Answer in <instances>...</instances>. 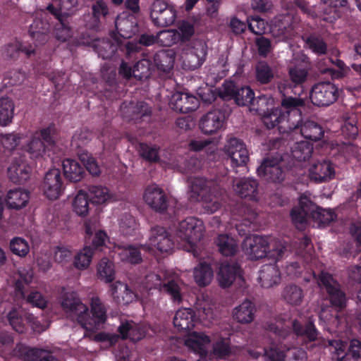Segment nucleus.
<instances>
[{
  "instance_id": "nucleus-60",
  "label": "nucleus",
  "mask_w": 361,
  "mask_h": 361,
  "mask_svg": "<svg viewBox=\"0 0 361 361\" xmlns=\"http://www.w3.org/2000/svg\"><path fill=\"white\" fill-rule=\"evenodd\" d=\"M24 137L23 134L13 133L4 135L1 137V142L4 148L8 150H13L20 145Z\"/></svg>"
},
{
  "instance_id": "nucleus-57",
  "label": "nucleus",
  "mask_w": 361,
  "mask_h": 361,
  "mask_svg": "<svg viewBox=\"0 0 361 361\" xmlns=\"http://www.w3.org/2000/svg\"><path fill=\"white\" fill-rule=\"evenodd\" d=\"M81 161L86 169L94 176H98L101 173V169L94 157L88 153H82L80 156Z\"/></svg>"
},
{
  "instance_id": "nucleus-1",
  "label": "nucleus",
  "mask_w": 361,
  "mask_h": 361,
  "mask_svg": "<svg viewBox=\"0 0 361 361\" xmlns=\"http://www.w3.org/2000/svg\"><path fill=\"white\" fill-rule=\"evenodd\" d=\"M267 329L273 333L280 343V347L272 344L269 348L264 349L266 361H284L285 351L293 348L300 339L302 345L308 348V344L317 341L319 338V332L314 322L308 320L305 324L295 319L288 322L276 321L267 324Z\"/></svg>"
},
{
  "instance_id": "nucleus-28",
  "label": "nucleus",
  "mask_w": 361,
  "mask_h": 361,
  "mask_svg": "<svg viewBox=\"0 0 361 361\" xmlns=\"http://www.w3.org/2000/svg\"><path fill=\"white\" fill-rule=\"evenodd\" d=\"M195 312L190 308L178 310L173 318V324L180 331L189 333L195 326Z\"/></svg>"
},
{
  "instance_id": "nucleus-35",
  "label": "nucleus",
  "mask_w": 361,
  "mask_h": 361,
  "mask_svg": "<svg viewBox=\"0 0 361 361\" xmlns=\"http://www.w3.org/2000/svg\"><path fill=\"white\" fill-rule=\"evenodd\" d=\"M15 104L8 97L0 98V126H9L14 117Z\"/></svg>"
},
{
  "instance_id": "nucleus-21",
  "label": "nucleus",
  "mask_w": 361,
  "mask_h": 361,
  "mask_svg": "<svg viewBox=\"0 0 361 361\" xmlns=\"http://www.w3.org/2000/svg\"><path fill=\"white\" fill-rule=\"evenodd\" d=\"M50 25L47 19L36 18L29 27V33L35 47L44 44L49 39Z\"/></svg>"
},
{
  "instance_id": "nucleus-47",
  "label": "nucleus",
  "mask_w": 361,
  "mask_h": 361,
  "mask_svg": "<svg viewBox=\"0 0 361 361\" xmlns=\"http://www.w3.org/2000/svg\"><path fill=\"white\" fill-rule=\"evenodd\" d=\"M89 197L87 194L82 191L80 190L73 201V211L79 216H86L90 209L89 206Z\"/></svg>"
},
{
  "instance_id": "nucleus-11",
  "label": "nucleus",
  "mask_w": 361,
  "mask_h": 361,
  "mask_svg": "<svg viewBox=\"0 0 361 361\" xmlns=\"http://www.w3.org/2000/svg\"><path fill=\"white\" fill-rule=\"evenodd\" d=\"M224 152L230 159L233 167L244 166L248 161V151L245 144L236 137H231L227 139Z\"/></svg>"
},
{
  "instance_id": "nucleus-13",
  "label": "nucleus",
  "mask_w": 361,
  "mask_h": 361,
  "mask_svg": "<svg viewBox=\"0 0 361 361\" xmlns=\"http://www.w3.org/2000/svg\"><path fill=\"white\" fill-rule=\"evenodd\" d=\"M226 117L223 111L213 109L204 114L199 121V127L205 135H213L221 131L225 125Z\"/></svg>"
},
{
  "instance_id": "nucleus-16",
  "label": "nucleus",
  "mask_w": 361,
  "mask_h": 361,
  "mask_svg": "<svg viewBox=\"0 0 361 361\" xmlns=\"http://www.w3.org/2000/svg\"><path fill=\"white\" fill-rule=\"evenodd\" d=\"M143 200L149 207L157 212L164 211L168 206L164 190L156 184L148 185L145 188Z\"/></svg>"
},
{
  "instance_id": "nucleus-61",
  "label": "nucleus",
  "mask_w": 361,
  "mask_h": 361,
  "mask_svg": "<svg viewBox=\"0 0 361 361\" xmlns=\"http://www.w3.org/2000/svg\"><path fill=\"white\" fill-rule=\"evenodd\" d=\"M151 63L144 59L138 61L133 68V76L139 79L147 78L150 74Z\"/></svg>"
},
{
  "instance_id": "nucleus-41",
  "label": "nucleus",
  "mask_w": 361,
  "mask_h": 361,
  "mask_svg": "<svg viewBox=\"0 0 361 361\" xmlns=\"http://www.w3.org/2000/svg\"><path fill=\"white\" fill-rule=\"evenodd\" d=\"M282 296L288 304L297 306L302 302L305 294L299 286L289 284L283 288Z\"/></svg>"
},
{
  "instance_id": "nucleus-14",
  "label": "nucleus",
  "mask_w": 361,
  "mask_h": 361,
  "mask_svg": "<svg viewBox=\"0 0 361 361\" xmlns=\"http://www.w3.org/2000/svg\"><path fill=\"white\" fill-rule=\"evenodd\" d=\"M61 306L70 317L75 318L78 324H85L84 314L87 311V307L84 305L75 292L64 294Z\"/></svg>"
},
{
  "instance_id": "nucleus-52",
  "label": "nucleus",
  "mask_w": 361,
  "mask_h": 361,
  "mask_svg": "<svg viewBox=\"0 0 361 361\" xmlns=\"http://www.w3.org/2000/svg\"><path fill=\"white\" fill-rule=\"evenodd\" d=\"M189 146L193 151L204 149L209 154H213L217 150L216 142L211 139H195L190 141Z\"/></svg>"
},
{
  "instance_id": "nucleus-25",
  "label": "nucleus",
  "mask_w": 361,
  "mask_h": 361,
  "mask_svg": "<svg viewBox=\"0 0 361 361\" xmlns=\"http://www.w3.org/2000/svg\"><path fill=\"white\" fill-rule=\"evenodd\" d=\"M115 24L117 32L121 37L125 39L132 37L137 30L134 16L130 15L128 12L119 14Z\"/></svg>"
},
{
  "instance_id": "nucleus-58",
  "label": "nucleus",
  "mask_w": 361,
  "mask_h": 361,
  "mask_svg": "<svg viewBox=\"0 0 361 361\" xmlns=\"http://www.w3.org/2000/svg\"><path fill=\"white\" fill-rule=\"evenodd\" d=\"M94 250H82L75 257L74 266L78 269H85L90 264Z\"/></svg>"
},
{
  "instance_id": "nucleus-43",
  "label": "nucleus",
  "mask_w": 361,
  "mask_h": 361,
  "mask_svg": "<svg viewBox=\"0 0 361 361\" xmlns=\"http://www.w3.org/2000/svg\"><path fill=\"white\" fill-rule=\"evenodd\" d=\"M300 127L302 135L306 139L318 140L323 136L322 128L314 121L307 120Z\"/></svg>"
},
{
  "instance_id": "nucleus-19",
  "label": "nucleus",
  "mask_w": 361,
  "mask_h": 361,
  "mask_svg": "<svg viewBox=\"0 0 361 361\" xmlns=\"http://www.w3.org/2000/svg\"><path fill=\"white\" fill-rule=\"evenodd\" d=\"M16 354L23 361H60L56 357L42 348H31L24 345H18Z\"/></svg>"
},
{
  "instance_id": "nucleus-55",
  "label": "nucleus",
  "mask_w": 361,
  "mask_h": 361,
  "mask_svg": "<svg viewBox=\"0 0 361 361\" xmlns=\"http://www.w3.org/2000/svg\"><path fill=\"white\" fill-rule=\"evenodd\" d=\"M157 42L164 47H171L179 41L177 30H166L159 32L157 35Z\"/></svg>"
},
{
  "instance_id": "nucleus-7",
  "label": "nucleus",
  "mask_w": 361,
  "mask_h": 361,
  "mask_svg": "<svg viewBox=\"0 0 361 361\" xmlns=\"http://www.w3.org/2000/svg\"><path fill=\"white\" fill-rule=\"evenodd\" d=\"M319 285L325 290L332 307L342 310L345 307L346 295L340 283L329 273L322 271L319 276Z\"/></svg>"
},
{
  "instance_id": "nucleus-31",
  "label": "nucleus",
  "mask_w": 361,
  "mask_h": 361,
  "mask_svg": "<svg viewBox=\"0 0 361 361\" xmlns=\"http://www.w3.org/2000/svg\"><path fill=\"white\" fill-rule=\"evenodd\" d=\"M90 201L96 205L108 204L114 200V195L109 189L102 185H91L87 193Z\"/></svg>"
},
{
  "instance_id": "nucleus-32",
  "label": "nucleus",
  "mask_w": 361,
  "mask_h": 361,
  "mask_svg": "<svg viewBox=\"0 0 361 361\" xmlns=\"http://www.w3.org/2000/svg\"><path fill=\"white\" fill-rule=\"evenodd\" d=\"M256 309L249 300H245L233 311V317L239 323L248 324L253 321Z\"/></svg>"
},
{
  "instance_id": "nucleus-37",
  "label": "nucleus",
  "mask_w": 361,
  "mask_h": 361,
  "mask_svg": "<svg viewBox=\"0 0 361 361\" xmlns=\"http://www.w3.org/2000/svg\"><path fill=\"white\" fill-rule=\"evenodd\" d=\"M30 199L29 192L25 190L16 189L8 191L6 201L9 207L20 209L25 207Z\"/></svg>"
},
{
  "instance_id": "nucleus-24",
  "label": "nucleus",
  "mask_w": 361,
  "mask_h": 361,
  "mask_svg": "<svg viewBox=\"0 0 361 361\" xmlns=\"http://www.w3.org/2000/svg\"><path fill=\"white\" fill-rule=\"evenodd\" d=\"M261 286L265 288L278 285L281 281V273L275 264H266L259 271L257 278Z\"/></svg>"
},
{
  "instance_id": "nucleus-22",
  "label": "nucleus",
  "mask_w": 361,
  "mask_h": 361,
  "mask_svg": "<svg viewBox=\"0 0 361 361\" xmlns=\"http://www.w3.org/2000/svg\"><path fill=\"white\" fill-rule=\"evenodd\" d=\"M210 337L204 333L193 331L185 340V345L201 359H205L208 355L207 346L210 343Z\"/></svg>"
},
{
  "instance_id": "nucleus-62",
  "label": "nucleus",
  "mask_w": 361,
  "mask_h": 361,
  "mask_svg": "<svg viewBox=\"0 0 361 361\" xmlns=\"http://www.w3.org/2000/svg\"><path fill=\"white\" fill-rule=\"evenodd\" d=\"M288 74L293 83L301 84L306 80L307 71L301 66H295L289 68Z\"/></svg>"
},
{
  "instance_id": "nucleus-53",
  "label": "nucleus",
  "mask_w": 361,
  "mask_h": 361,
  "mask_svg": "<svg viewBox=\"0 0 361 361\" xmlns=\"http://www.w3.org/2000/svg\"><path fill=\"white\" fill-rule=\"evenodd\" d=\"M19 51L25 53L27 56H30L35 51V49L31 45H23L20 42H14L8 44L5 47V54L10 58H14L17 56Z\"/></svg>"
},
{
  "instance_id": "nucleus-15",
  "label": "nucleus",
  "mask_w": 361,
  "mask_h": 361,
  "mask_svg": "<svg viewBox=\"0 0 361 361\" xmlns=\"http://www.w3.org/2000/svg\"><path fill=\"white\" fill-rule=\"evenodd\" d=\"M281 161L279 157L265 159L257 169L258 176L274 182L282 181L284 172L279 166Z\"/></svg>"
},
{
  "instance_id": "nucleus-50",
  "label": "nucleus",
  "mask_w": 361,
  "mask_h": 361,
  "mask_svg": "<svg viewBox=\"0 0 361 361\" xmlns=\"http://www.w3.org/2000/svg\"><path fill=\"white\" fill-rule=\"evenodd\" d=\"M212 353L219 359H226L231 355L232 350L230 340L228 338H220L214 342L212 346Z\"/></svg>"
},
{
  "instance_id": "nucleus-36",
  "label": "nucleus",
  "mask_w": 361,
  "mask_h": 361,
  "mask_svg": "<svg viewBox=\"0 0 361 361\" xmlns=\"http://www.w3.org/2000/svg\"><path fill=\"white\" fill-rule=\"evenodd\" d=\"M269 246H277L276 240L270 236L250 235L243 242V248H265Z\"/></svg>"
},
{
  "instance_id": "nucleus-8",
  "label": "nucleus",
  "mask_w": 361,
  "mask_h": 361,
  "mask_svg": "<svg viewBox=\"0 0 361 361\" xmlns=\"http://www.w3.org/2000/svg\"><path fill=\"white\" fill-rule=\"evenodd\" d=\"M204 231V227L201 220L188 217L179 223L176 235L190 247H194L202 240Z\"/></svg>"
},
{
  "instance_id": "nucleus-42",
  "label": "nucleus",
  "mask_w": 361,
  "mask_h": 361,
  "mask_svg": "<svg viewBox=\"0 0 361 361\" xmlns=\"http://www.w3.org/2000/svg\"><path fill=\"white\" fill-rule=\"evenodd\" d=\"M121 44V42L118 39L115 42L108 39H99L94 43V48L100 57L109 59L114 56Z\"/></svg>"
},
{
  "instance_id": "nucleus-30",
  "label": "nucleus",
  "mask_w": 361,
  "mask_h": 361,
  "mask_svg": "<svg viewBox=\"0 0 361 361\" xmlns=\"http://www.w3.org/2000/svg\"><path fill=\"white\" fill-rule=\"evenodd\" d=\"M291 21L292 18L290 15L283 16L276 21L271 28V32L278 41L286 40L293 35Z\"/></svg>"
},
{
  "instance_id": "nucleus-18",
  "label": "nucleus",
  "mask_w": 361,
  "mask_h": 361,
  "mask_svg": "<svg viewBox=\"0 0 361 361\" xmlns=\"http://www.w3.org/2000/svg\"><path fill=\"white\" fill-rule=\"evenodd\" d=\"M336 174L334 164L327 160L313 163L309 169V178L317 183H325L334 178Z\"/></svg>"
},
{
  "instance_id": "nucleus-46",
  "label": "nucleus",
  "mask_w": 361,
  "mask_h": 361,
  "mask_svg": "<svg viewBox=\"0 0 361 361\" xmlns=\"http://www.w3.org/2000/svg\"><path fill=\"white\" fill-rule=\"evenodd\" d=\"M86 233L87 234V241L91 243L92 246L94 248L99 247H108L110 246V240L104 231H98L94 235H92L91 228L87 224Z\"/></svg>"
},
{
  "instance_id": "nucleus-4",
  "label": "nucleus",
  "mask_w": 361,
  "mask_h": 361,
  "mask_svg": "<svg viewBox=\"0 0 361 361\" xmlns=\"http://www.w3.org/2000/svg\"><path fill=\"white\" fill-rule=\"evenodd\" d=\"M214 183L203 178L193 177L189 179L190 197L195 200H202L204 208L210 213L216 212L221 205L219 198L213 197L212 189Z\"/></svg>"
},
{
  "instance_id": "nucleus-33",
  "label": "nucleus",
  "mask_w": 361,
  "mask_h": 361,
  "mask_svg": "<svg viewBox=\"0 0 361 361\" xmlns=\"http://www.w3.org/2000/svg\"><path fill=\"white\" fill-rule=\"evenodd\" d=\"M7 319L13 329L20 334L25 332L27 322H32L35 319L32 315L23 316L21 311L15 308L8 312Z\"/></svg>"
},
{
  "instance_id": "nucleus-56",
  "label": "nucleus",
  "mask_w": 361,
  "mask_h": 361,
  "mask_svg": "<svg viewBox=\"0 0 361 361\" xmlns=\"http://www.w3.org/2000/svg\"><path fill=\"white\" fill-rule=\"evenodd\" d=\"M254 92L247 86L238 89L235 94V102L240 106L252 104L254 101Z\"/></svg>"
},
{
  "instance_id": "nucleus-27",
  "label": "nucleus",
  "mask_w": 361,
  "mask_h": 361,
  "mask_svg": "<svg viewBox=\"0 0 361 361\" xmlns=\"http://www.w3.org/2000/svg\"><path fill=\"white\" fill-rule=\"evenodd\" d=\"M111 294L116 302L128 305L136 298V294L129 286L123 282L116 281L111 285Z\"/></svg>"
},
{
  "instance_id": "nucleus-10",
  "label": "nucleus",
  "mask_w": 361,
  "mask_h": 361,
  "mask_svg": "<svg viewBox=\"0 0 361 361\" xmlns=\"http://www.w3.org/2000/svg\"><path fill=\"white\" fill-rule=\"evenodd\" d=\"M41 189L44 196L51 200L61 197L64 185L59 169H52L46 173Z\"/></svg>"
},
{
  "instance_id": "nucleus-48",
  "label": "nucleus",
  "mask_w": 361,
  "mask_h": 361,
  "mask_svg": "<svg viewBox=\"0 0 361 361\" xmlns=\"http://www.w3.org/2000/svg\"><path fill=\"white\" fill-rule=\"evenodd\" d=\"M312 145L307 141H300L294 145L291 149L292 157L298 161H305L312 153Z\"/></svg>"
},
{
  "instance_id": "nucleus-6",
  "label": "nucleus",
  "mask_w": 361,
  "mask_h": 361,
  "mask_svg": "<svg viewBox=\"0 0 361 361\" xmlns=\"http://www.w3.org/2000/svg\"><path fill=\"white\" fill-rule=\"evenodd\" d=\"M207 54V45L202 40H194L183 49L180 60L184 69L188 71L200 68L204 63Z\"/></svg>"
},
{
  "instance_id": "nucleus-54",
  "label": "nucleus",
  "mask_w": 361,
  "mask_h": 361,
  "mask_svg": "<svg viewBox=\"0 0 361 361\" xmlns=\"http://www.w3.org/2000/svg\"><path fill=\"white\" fill-rule=\"evenodd\" d=\"M161 290L168 294L173 302L180 304L182 302L180 288L175 281L171 280L163 283Z\"/></svg>"
},
{
  "instance_id": "nucleus-39",
  "label": "nucleus",
  "mask_w": 361,
  "mask_h": 361,
  "mask_svg": "<svg viewBox=\"0 0 361 361\" xmlns=\"http://www.w3.org/2000/svg\"><path fill=\"white\" fill-rule=\"evenodd\" d=\"M170 246L171 240L164 228L157 226L152 228L149 237V247H155L157 248H163Z\"/></svg>"
},
{
  "instance_id": "nucleus-64",
  "label": "nucleus",
  "mask_w": 361,
  "mask_h": 361,
  "mask_svg": "<svg viewBox=\"0 0 361 361\" xmlns=\"http://www.w3.org/2000/svg\"><path fill=\"white\" fill-rule=\"evenodd\" d=\"M247 21L248 28L254 34L260 35L266 32L267 23L263 19L256 16L248 18Z\"/></svg>"
},
{
  "instance_id": "nucleus-29",
  "label": "nucleus",
  "mask_w": 361,
  "mask_h": 361,
  "mask_svg": "<svg viewBox=\"0 0 361 361\" xmlns=\"http://www.w3.org/2000/svg\"><path fill=\"white\" fill-rule=\"evenodd\" d=\"M30 166L21 159L13 160L8 169L9 178L16 183L26 181L30 174Z\"/></svg>"
},
{
  "instance_id": "nucleus-63",
  "label": "nucleus",
  "mask_w": 361,
  "mask_h": 361,
  "mask_svg": "<svg viewBox=\"0 0 361 361\" xmlns=\"http://www.w3.org/2000/svg\"><path fill=\"white\" fill-rule=\"evenodd\" d=\"M176 16L175 9L169 6L154 23L159 26H168L173 23Z\"/></svg>"
},
{
  "instance_id": "nucleus-5",
  "label": "nucleus",
  "mask_w": 361,
  "mask_h": 361,
  "mask_svg": "<svg viewBox=\"0 0 361 361\" xmlns=\"http://www.w3.org/2000/svg\"><path fill=\"white\" fill-rule=\"evenodd\" d=\"M52 133L53 128L51 127L35 131L23 146L24 149L32 158L42 157L45 154L47 147H53L55 145Z\"/></svg>"
},
{
  "instance_id": "nucleus-26",
  "label": "nucleus",
  "mask_w": 361,
  "mask_h": 361,
  "mask_svg": "<svg viewBox=\"0 0 361 361\" xmlns=\"http://www.w3.org/2000/svg\"><path fill=\"white\" fill-rule=\"evenodd\" d=\"M118 332L122 340L129 338L134 343L140 341L146 335L145 328L132 321L121 322L118 327Z\"/></svg>"
},
{
  "instance_id": "nucleus-45",
  "label": "nucleus",
  "mask_w": 361,
  "mask_h": 361,
  "mask_svg": "<svg viewBox=\"0 0 361 361\" xmlns=\"http://www.w3.org/2000/svg\"><path fill=\"white\" fill-rule=\"evenodd\" d=\"M97 274L99 279L106 283L112 282L115 279L114 263L107 258H102L97 267Z\"/></svg>"
},
{
  "instance_id": "nucleus-44",
  "label": "nucleus",
  "mask_w": 361,
  "mask_h": 361,
  "mask_svg": "<svg viewBox=\"0 0 361 361\" xmlns=\"http://www.w3.org/2000/svg\"><path fill=\"white\" fill-rule=\"evenodd\" d=\"M308 206L302 205L301 202V197L300 198L299 207L293 209L290 215L293 224L299 229H302L305 224L312 219L310 215V210L308 209Z\"/></svg>"
},
{
  "instance_id": "nucleus-20",
  "label": "nucleus",
  "mask_w": 361,
  "mask_h": 361,
  "mask_svg": "<svg viewBox=\"0 0 361 361\" xmlns=\"http://www.w3.org/2000/svg\"><path fill=\"white\" fill-rule=\"evenodd\" d=\"M301 202L302 205L309 207L308 209L310 210L312 219L319 225L328 224L336 217L335 213L331 209H323L318 207L305 194L301 195Z\"/></svg>"
},
{
  "instance_id": "nucleus-59",
  "label": "nucleus",
  "mask_w": 361,
  "mask_h": 361,
  "mask_svg": "<svg viewBox=\"0 0 361 361\" xmlns=\"http://www.w3.org/2000/svg\"><path fill=\"white\" fill-rule=\"evenodd\" d=\"M137 151L139 154L146 160L149 161H156L158 160V148L156 146L140 143L138 145Z\"/></svg>"
},
{
  "instance_id": "nucleus-51",
  "label": "nucleus",
  "mask_w": 361,
  "mask_h": 361,
  "mask_svg": "<svg viewBox=\"0 0 361 361\" xmlns=\"http://www.w3.org/2000/svg\"><path fill=\"white\" fill-rule=\"evenodd\" d=\"M256 79L262 84L269 83L274 76L271 67L265 61H260L255 68Z\"/></svg>"
},
{
  "instance_id": "nucleus-23",
  "label": "nucleus",
  "mask_w": 361,
  "mask_h": 361,
  "mask_svg": "<svg viewBox=\"0 0 361 361\" xmlns=\"http://www.w3.org/2000/svg\"><path fill=\"white\" fill-rule=\"evenodd\" d=\"M259 184L253 178L237 180L233 185V190L239 196L251 200H257L259 196Z\"/></svg>"
},
{
  "instance_id": "nucleus-49",
  "label": "nucleus",
  "mask_w": 361,
  "mask_h": 361,
  "mask_svg": "<svg viewBox=\"0 0 361 361\" xmlns=\"http://www.w3.org/2000/svg\"><path fill=\"white\" fill-rule=\"evenodd\" d=\"M250 250L249 259L252 261H257L266 258H272L273 262L278 261L279 256L283 253V250Z\"/></svg>"
},
{
  "instance_id": "nucleus-2",
  "label": "nucleus",
  "mask_w": 361,
  "mask_h": 361,
  "mask_svg": "<svg viewBox=\"0 0 361 361\" xmlns=\"http://www.w3.org/2000/svg\"><path fill=\"white\" fill-rule=\"evenodd\" d=\"M304 105V101L298 97H285L281 109H271L262 113V121L267 128H273L277 125L280 129L292 130L299 127L301 113L298 107Z\"/></svg>"
},
{
  "instance_id": "nucleus-12",
  "label": "nucleus",
  "mask_w": 361,
  "mask_h": 361,
  "mask_svg": "<svg viewBox=\"0 0 361 361\" xmlns=\"http://www.w3.org/2000/svg\"><path fill=\"white\" fill-rule=\"evenodd\" d=\"M91 313L90 316L88 310L84 314V323L80 326L87 331H94L98 329L106 320V309L98 297H93L91 300Z\"/></svg>"
},
{
  "instance_id": "nucleus-17",
  "label": "nucleus",
  "mask_w": 361,
  "mask_h": 361,
  "mask_svg": "<svg viewBox=\"0 0 361 361\" xmlns=\"http://www.w3.org/2000/svg\"><path fill=\"white\" fill-rule=\"evenodd\" d=\"M198 105V99L188 92H176L172 94L170 100L171 107L183 114L196 110Z\"/></svg>"
},
{
  "instance_id": "nucleus-38",
  "label": "nucleus",
  "mask_w": 361,
  "mask_h": 361,
  "mask_svg": "<svg viewBox=\"0 0 361 361\" xmlns=\"http://www.w3.org/2000/svg\"><path fill=\"white\" fill-rule=\"evenodd\" d=\"M62 166L64 176L69 180L77 182L82 178L84 170L77 161L66 159L63 160Z\"/></svg>"
},
{
  "instance_id": "nucleus-34",
  "label": "nucleus",
  "mask_w": 361,
  "mask_h": 361,
  "mask_svg": "<svg viewBox=\"0 0 361 361\" xmlns=\"http://www.w3.org/2000/svg\"><path fill=\"white\" fill-rule=\"evenodd\" d=\"M47 9L53 15H54L59 21V23L56 25L55 28V35L57 39L62 42H66L71 38L73 35V31L69 26L68 23L66 22L63 17H61V15H59L56 11H54L53 5H49Z\"/></svg>"
},
{
  "instance_id": "nucleus-40",
  "label": "nucleus",
  "mask_w": 361,
  "mask_h": 361,
  "mask_svg": "<svg viewBox=\"0 0 361 361\" xmlns=\"http://www.w3.org/2000/svg\"><path fill=\"white\" fill-rule=\"evenodd\" d=\"M193 275L195 283L200 287H205L212 281L213 270L209 264L201 262L195 268Z\"/></svg>"
},
{
  "instance_id": "nucleus-9",
  "label": "nucleus",
  "mask_w": 361,
  "mask_h": 361,
  "mask_svg": "<svg viewBox=\"0 0 361 361\" xmlns=\"http://www.w3.org/2000/svg\"><path fill=\"white\" fill-rule=\"evenodd\" d=\"M338 90L336 85L330 82H321L314 85L310 93L313 104L318 106H326L336 101Z\"/></svg>"
},
{
  "instance_id": "nucleus-3",
  "label": "nucleus",
  "mask_w": 361,
  "mask_h": 361,
  "mask_svg": "<svg viewBox=\"0 0 361 361\" xmlns=\"http://www.w3.org/2000/svg\"><path fill=\"white\" fill-rule=\"evenodd\" d=\"M239 250H218V251L224 256H230L221 263L217 272V280L220 287L223 288H228L235 282L241 285L244 282L243 270L239 262H236L233 257L238 254Z\"/></svg>"
}]
</instances>
